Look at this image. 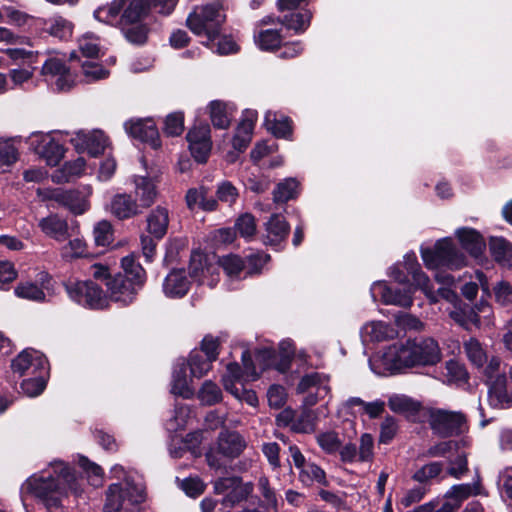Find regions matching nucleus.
<instances>
[{
  "label": "nucleus",
  "mask_w": 512,
  "mask_h": 512,
  "mask_svg": "<svg viewBox=\"0 0 512 512\" xmlns=\"http://www.w3.org/2000/svg\"><path fill=\"white\" fill-rule=\"evenodd\" d=\"M68 490L78 497L82 493V486L71 468L63 462L53 464V473L34 475L22 485L24 493L33 495L48 509L59 508Z\"/></svg>",
  "instance_id": "obj_1"
},
{
  "label": "nucleus",
  "mask_w": 512,
  "mask_h": 512,
  "mask_svg": "<svg viewBox=\"0 0 512 512\" xmlns=\"http://www.w3.org/2000/svg\"><path fill=\"white\" fill-rule=\"evenodd\" d=\"M384 360L392 369L418 365H435L441 360L438 343L432 338L407 341L400 346L393 345L384 354Z\"/></svg>",
  "instance_id": "obj_2"
},
{
  "label": "nucleus",
  "mask_w": 512,
  "mask_h": 512,
  "mask_svg": "<svg viewBox=\"0 0 512 512\" xmlns=\"http://www.w3.org/2000/svg\"><path fill=\"white\" fill-rule=\"evenodd\" d=\"M219 2L196 6L186 18V26L197 36H204L210 42L222 32L226 15L221 12Z\"/></svg>",
  "instance_id": "obj_3"
},
{
  "label": "nucleus",
  "mask_w": 512,
  "mask_h": 512,
  "mask_svg": "<svg viewBox=\"0 0 512 512\" xmlns=\"http://www.w3.org/2000/svg\"><path fill=\"white\" fill-rule=\"evenodd\" d=\"M145 500L144 488L126 478L119 483L111 484L106 491L104 512H119L126 504L135 505Z\"/></svg>",
  "instance_id": "obj_4"
},
{
  "label": "nucleus",
  "mask_w": 512,
  "mask_h": 512,
  "mask_svg": "<svg viewBox=\"0 0 512 512\" xmlns=\"http://www.w3.org/2000/svg\"><path fill=\"white\" fill-rule=\"evenodd\" d=\"M422 259L429 269H459L466 265L465 255L449 239L439 240L434 249H423Z\"/></svg>",
  "instance_id": "obj_5"
},
{
  "label": "nucleus",
  "mask_w": 512,
  "mask_h": 512,
  "mask_svg": "<svg viewBox=\"0 0 512 512\" xmlns=\"http://www.w3.org/2000/svg\"><path fill=\"white\" fill-rule=\"evenodd\" d=\"M428 424L433 434L441 438L459 436L468 431L467 417L459 411L431 409Z\"/></svg>",
  "instance_id": "obj_6"
},
{
  "label": "nucleus",
  "mask_w": 512,
  "mask_h": 512,
  "mask_svg": "<svg viewBox=\"0 0 512 512\" xmlns=\"http://www.w3.org/2000/svg\"><path fill=\"white\" fill-rule=\"evenodd\" d=\"M65 289L73 301L85 307L103 309L108 306L106 294L93 281H68Z\"/></svg>",
  "instance_id": "obj_7"
},
{
  "label": "nucleus",
  "mask_w": 512,
  "mask_h": 512,
  "mask_svg": "<svg viewBox=\"0 0 512 512\" xmlns=\"http://www.w3.org/2000/svg\"><path fill=\"white\" fill-rule=\"evenodd\" d=\"M405 267L412 274L416 287L421 289L432 303H436L439 297L454 304V306L461 302L456 292L450 287H441L435 292L430 279L421 271L419 263L414 259H408Z\"/></svg>",
  "instance_id": "obj_8"
},
{
  "label": "nucleus",
  "mask_w": 512,
  "mask_h": 512,
  "mask_svg": "<svg viewBox=\"0 0 512 512\" xmlns=\"http://www.w3.org/2000/svg\"><path fill=\"white\" fill-rule=\"evenodd\" d=\"M41 75L57 77L53 90L58 93L69 92L76 86L75 76L60 58H47L42 65Z\"/></svg>",
  "instance_id": "obj_9"
},
{
  "label": "nucleus",
  "mask_w": 512,
  "mask_h": 512,
  "mask_svg": "<svg viewBox=\"0 0 512 512\" xmlns=\"http://www.w3.org/2000/svg\"><path fill=\"white\" fill-rule=\"evenodd\" d=\"M30 139L35 152L45 159L49 166H57L63 159L65 148L55 141L50 133L33 132Z\"/></svg>",
  "instance_id": "obj_10"
},
{
  "label": "nucleus",
  "mask_w": 512,
  "mask_h": 512,
  "mask_svg": "<svg viewBox=\"0 0 512 512\" xmlns=\"http://www.w3.org/2000/svg\"><path fill=\"white\" fill-rule=\"evenodd\" d=\"M71 143L78 153L87 152L97 157L106 148L108 139L102 130H79L71 138Z\"/></svg>",
  "instance_id": "obj_11"
},
{
  "label": "nucleus",
  "mask_w": 512,
  "mask_h": 512,
  "mask_svg": "<svg viewBox=\"0 0 512 512\" xmlns=\"http://www.w3.org/2000/svg\"><path fill=\"white\" fill-rule=\"evenodd\" d=\"M106 287L110 299L123 306L131 304L142 289L140 285H134V282L125 277V275H120V273L110 277L106 282Z\"/></svg>",
  "instance_id": "obj_12"
},
{
  "label": "nucleus",
  "mask_w": 512,
  "mask_h": 512,
  "mask_svg": "<svg viewBox=\"0 0 512 512\" xmlns=\"http://www.w3.org/2000/svg\"><path fill=\"white\" fill-rule=\"evenodd\" d=\"M290 232V225L281 214H272L264 223L261 240L264 245L277 249L282 248Z\"/></svg>",
  "instance_id": "obj_13"
},
{
  "label": "nucleus",
  "mask_w": 512,
  "mask_h": 512,
  "mask_svg": "<svg viewBox=\"0 0 512 512\" xmlns=\"http://www.w3.org/2000/svg\"><path fill=\"white\" fill-rule=\"evenodd\" d=\"M11 368L20 376L37 374V372H46L47 360L39 351L25 349L13 359Z\"/></svg>",
  "instance_id": "obj_14"
},
{
  "label": "nucleus",
  "mask_w": 512,
  "mask_h": 512,
  "mask_svg": "<svg viewBox=\"0 0 512 512\" xmlns=\"http://www.w3.org/2000/svg\"><path fill=\"white\" fill-rule=\"evenodd\" d=\"M488 495L489 493L483 484L482 477L477 474L470 483L452 485L447 490L444 497L453 501L457 507L460 508L463 502L468 500L470 497H487Z\"/></svg>",
  "instance_id": "obj_15"
},
{
  "label": "nucleus",
  "mask_w": 512,
  "mask_h": 512,
  "mask_svg": "<svg viewBox=\"0 0 512 512\" xmlns=\"http://www.w3.org/2000/svg\"><path fill=\"white\" fill-rule=\"evenodd\" d=\"M35 33H47L61 41H67L72 37L74 24L68 19L57 15L50 19L38 18L33 20Z\"/></svg>",
  "instance_id": "obj_16"
},
{
  "label": "nucleus",
  "mask_w": 512,
  "mask_h": 512,
  "mask_svg": "<svg viewBox=\"0 0 512 512\" xmlns=\"http://www.w3.org/2000/svg\"><path fill=\"white\" fill-rule=\"evenodd\" d=\"M134 191L133 200L141 213L150 208L157 200L158 190L154 180L150 177L135 175L132 177Z\"/></svg>",
  "instance_id": "obj_17"
},
{
  "label": "nucleus",
  "mask_w": 512,
  "mask_h": 512,
  "mask_svg": "<svg viewBox=\"0 0 512 512\" xmlns=\"http://www.w3.org/2000/svg\"><path fill=\"white\" fill-rule=\"evenodd\" d=\"M108 212L118 220H128L142 215L140 209L133 200L132 193L118 192L114 194L108 205Z\"/></svg>",
  "instance_id": "obj_18"
},
{
  "label": "nucleus",
  "mask_w": 512,
  "mask_h": 512,
  "mask_svg": "<svg viewBox=\"0 0 512 512\" xmlns=\"http://www.w3.org/2000/svg\"><path fill=\"white\" fill-rule=\"evenodd\" d=\"M209 117L213 128H230L231 122L237 113V106L234 102L223 100H212L207 105Z\"/></svg>",
  "instance_id": "obj_19"
},
{
  "label": "nucleus",
  "mask_w": 512,
  "mask_h": 512,
  "mask_svg": "<svg viewBox=\"0 0 512 512\" xmlns=\"http://www.w3.org/2000/svg\"><path fill=\"white\" fill-rule=\"evenodd\" d=\"M210 130H189L186 139L189 143V150L195 161L206 163L211 152L212 142Z\"/></svg>",
  "instance_id": "obj_20"
},
{
  "label": "nucleus",
  "mask_w": 512,
  "mask_h": 512,
  "mask_svg": "<svg viewBox=\"0 0 512 512\" xmlns=\"http://www.w3.org/2000/svg\"><path fill=\"white\" fill-rule=\"evenodd\" d=\"M372 291H378L381 299L386 305H397L400 307H410L412 305V294L413 289L411 286L401 289H393L383 283H375L372 287Z\"/></svg>",
  "instance_id": "obj_21"
},
{
  "label": "nucleus",
  "mask_w": 512,
  "mask_h": 512,
  "mask_svg": "<svg viewBox=\"0 0 512 512\" xmlns=\"http://www.w3.org/2000/svg\"><path fill=\"white\" fill-rule=\"evenodd\" d=\"M489 386V398L495 407L508 408L512 406V388H508L505 374L486 380Z\"/></svg>",
  "instance_id": "obj_22"
},
{
  "label": "nucleus",
  "mask_w": 512,
  "mask_h": 512,
  "mask_svg": "<svg viewBox=\"0 0 512 512\" xmlns=\"http://www.w3.org/2000/svg\"><path fill=\"white\" fill-rule=\"evenodd\" d=\"M245 439L235 431H222L217 440V450L228 458L238 457L246 448Z\"/></svg>",
  "instance_id": "obj_23"
},
{
  "label": "nucleus",
  "mask_w": 512,
  "mask_h": 512,
  "mask_svg": "<svg viewBox=\"0 0 512 512\" xmlns=\"http://www.w3.org/2000/svg\"><path fill=\"white\" fill-rule=\"evenodd\" d=\"M190 281L184 269L172 270L164 279L163 292L170 298H181L187 294Z\"/></svg>",
  "instance_id": "obj_24"
},
{
  "label": "nucleus",
  "mask_w": 512,
  "mask_h": 512,
  "mask_svg": "<svg viewBox=\"0 0 512 512\" xmlns=\"http://www.w3.org/2000/svg\"><path fill=\"white\" fill-rule=\"evenodd\" d=\"M85 169L86 160L83 157H78L75 160L66 161L56 169L51 175V180L56 184L68 183L84 175Z\"/></svg>",
  "instance_id": "obj_25"
},
{
  "label": "nucleus",
  "mask_w": 512,
  "mask_h": 512,
  "mask_svg": "<svg viewBox=\"0 0 512 512\" xmlns=\"http://www.w3.org/2000/svg\"><path fill=\"white\" fill-rule=\"evenodd\" d=\"M120 30L125 40L134 46H144L148 42L150 26L143 21L120 23Z\"/></svg>",
  "instance_id": "obj_26"
},
{
  "label": "nucleus",
  "mask_w": 512,
  "mask_h": 512,
  "mask_svg": "<svg viewBox=\"0 0 512 512\" xmlns=\"http://www.w3.org/2000/svg\"><path fill=\"white\" fill-rule=\"evenodd\" d=\"M147 231L156 239H162L167 233L169 225V211L167 208L157 206L147 216Z\"/></svg>",
  "instance_id": "obj_27"
},
{
  "label": "nucleus",
  "mask_w": 512,
  "mask_h": 512,
  "mask_svg": "<svg viewBox=\"0 0 512 512\" xmlns=\"http://www.w3.org/2000/svg\"><path fill=\"white\" fill-rule=\"evenodd\" d=\"M459 241L466 251L477 258L482 255L486 245L481 234L472 228H461L457 231Z\"/></svg>",
  "instance_id": "obj_28"
},
{
  "label": "nucleus",
  "mask_w": 512,
  "mask_h": 512,
  "mask_svg": "<svg viewBox=\"0 0 512 512\" xmlns=\"http://www.w3.org/2000/svg\"><path fill=\"white\" fill-rule=\"evenodd\" d=\"M312 13L310 10L303 9L301 11L293 10V12L285 14L282 18H277L288 30H293L295 34L304 33L310 26Z\"/></svg>",
  "instance_id": "obj_29"
},
{
  "label": "nucleus",
  "mask_w": 512,
  "mask_h": 512,
  "mask_svg": "<svg viewBox=\"0 0 512 512\" xmlns=\"http://www.w3.org/2000/svg\"><path fill=\"white\" fill-rule=\"evenodd\" d=\"M151 11L149 0H125V7L120 16V23L143 21Z\"/></svg>",
  "instance_id": "obj_30"
},
{
  "label": "nucleus",
  "mask_w": 512,
  "mask_h": 512,
  "mask_svg": "<svg viewBox=\"0 0 512 512\" xmlns=\"http://www.w3.org/2000/svg\"><path fill=\"white\" fill-rule=\"evenodd\" d=\"M58 204L68 208L73 214H83L89 207L86 197L76 189H60Z\"/></svg>",
  "instance_id": "obj_31"
},
{
  "label": "nucleus",
  "mask_w": 512,
  "mask_h": 512,
  "mask_svg": "<svg viewBox=\"0 0 512 512\" xmlns=\"http://www.w3.org/2000/svg\"><path fill=\"white\" fill-rule=\"evenodd\" d=\"M215 270V266L207 263L205 254L199 251L192 252L189 263V275L193 280L204 284L206 275H213Z\"/></svg>",
  "instance_id": "obj_32"
},
{
  "label": "nucleus",
  "mask_w": 512,
  "mask_h": 512,
  "mask_svg": "<svg viewBox=\"0 0 512 512\" xmlns=\"http://www.w3.org/2000/svg\"><path fill=\"white\" fill-rule=\"evenodd\" d=\"M42 231L57 241H64L68 236V224L57 215H50L39 222Z\"/></svg>",
  "instance_id": "obj_33"
},
{
  "label": "nucleus",
  "mask_w": 512,
  "mask_h": 512,
  "mask_svg": "<svg viewBox=\"0 0 512 512\" xmlns=\"http://www.w3.org/2000/svg\"><path fill=\"white\" fill-rule=\"evenodd\" d=\"M490 252L496 262L512 268V244L502 237H491Z\"/></svg>",
  "instance_id": "obj_34"
},
{
  "label": "nucleus",
  "mask_w": 512,
  "mask_h": 512,
  "mask_svg": "<svg viewBox=\"0 0 512 512\" xmlns=\"http://www.w3.org/2000/svg\"><path fill=\"white\" fill-rule=\"evenodd\" d=\"M121 268L123 272H119L120 275H125V277L134 282V285H140L141 287L144 286L146 281V272L133 254L122 258Z\"/></svg>",
  "instance_id": "obj_35"
},
{
  "label": "nucleus",
  "mask_w": 512,
  "mask_h": 512,
  "mask_svg": "<svg viewBox=\"0 0 512 512\" xmlns=\"http://www.w3.org/2000/svg\"><path fill=\"white\" fill-rule=\"evenodd\" d=\"M388 406L393 412L407 416H414L421 409L420 402L405 395H392L388 400Z\"/></svg>",
  "instance_id": "obj_36"
},
{
  "label": "nucleus",
  "mask_w": 512,
  "mask_h": 512,
  "mask_svg": "<svg viewBox=\"0 0 512 512\" xmlns=\"http://www.w3.org/2000/svg\"><path fill=\"white\" fill-rule=\"evenodd\" d=\"M329 376L314 372L303 376L297 385V391L299 393H305L310 388L316 387L317 394H328L329 392Z\"/></svg>",
  "instance_id": "obj_37"
},
{
  "label": "nucleus",
  "mask_w": 512,
  "mask_h": 512,
  "mask_svg": "<svg viewBox=\"0 0 512 512\" xmlns=\"http://www.w3.org/2000/svg\"><path fill=\"white\" fill-rule=\"evenodd\" d=\"M202 44L219 55L236 54L240 50V46L231 36L221 35V33L211 42L209 39H206V41H203Z\"/></svg>",
  "instance_id": "obj_38"
},
{
  "label": "nucleus",
  "mask_w": 512,
  "mask_h": 512,
  "mask_svg": "<svg viewBox=\"0 0 512 512\" xmlns=\"http://www.w3.org/2000/svg\"><path fill=\"white\" fill-rule=\"evenodd\" d=\"M256 43L261 50L274 52L281 48L282 35L276 29L261 30L256 37Z\"/></svg>",
  "instance_id": "obj_39"
},
{
  "label": "nucleus",
  "mask_w": 512,
  "mask_h": 512,
  "mask_svg": "<svg viewBox=\"0 0 512 512\" xmlns=\"http://www.w3.org/2000/svg\"><path fill=\"white\" fill-rule=\"evenodd\" d=\"M298 182L294 178H287L278 183L273 191V202L283 204L297 196Z\"/></svg>",
  "instance_id": "obj_40"
},
{
  "label": "nucleus",
  "mask_w": 512,
  "mask_h": 512,
  "mask_svg": "<svg viewBox=\"0 0 512 512\" xmlns=\"http://www.w3.org/2000/svg\"><path fill=\"white\" fill-rule=\"evenodd\" d=\"M450 317L459 325L467 327L470 324L477 325L480 322L477 312L469 305L458 303L449 312Z\"/></svg>",
  "instance_id": "obj_41"
},
{
  "label": "nucleus",
  "mask_w": 512,
  "mask_h": 512,
  "mask_svg": "<svg viewBox=\"0 0 512 512\" xmlns=\"http://www.w3.org/2000/svg\"><path fill=\"white\" fill-rule=\"evenodd\" d=\"M463 347L465 354L471 364L476 368H483L488 358L481 343L476 338H470L464 342Z\"/></svg>",
  "instance_id": "obj_42"
},
{
  "label": "nucleus",
  "mask_w": 512,
  "mask_h": 512,
  "mask_svg": "<svg viewBox=\"0 0 512 512\" xmlns=\"http://www.w3.org/2000/svg\"><path fill=\"white\" fill-rule=\"evenodd\" d=\"M212 363L209 357L197 350H193L188 358L191 375L196 378L203 377L211 369Z\"/></svg>",
  "instance_id": "obj_43"
},
{
  "label": "nucleus",
  "mask_w": 512,
  "mask_h": 512,
  "mask_svg": "<svg viewBox=\"0 0 512 512\" xmlns=\"http://www.w3.org/2000/svg\"><path fill=\"white\" fill-rule=\"evenodd\" d=\"M299 478L300 481L306 486H310L314 482L324 486L328 484L325 472L314 463H307L304 465L300 469Z\"/></svg>",
  "instance_id": "obj_44"
},
{
  "label": "nucleus",
  "mask_w": 512,
  "mask_h": 512,
  "mask_svg": "<svg viewBox=\"0 0 512 512\" xmlns=\"http://www.w3.org/2000/svg\"><path fill=\"white\" fill-rule=\"evenodd\" d=\"M171 392L174 395L182 396L183 398H189L192 395V391L188 386L186 365L182 363L174 372L171 382Z\"/></svg>",
  "instance_id": "obj_45"
},
{
  "label": "nucleus",
  "mask_w": 512,
  "mask_h": 512,
  "mask_svg": "<svg viewBox=\"0 0 512 512\" xmlns=\"http://www.w3.org/2000/svg\"><path fill=\"white\" fill-rule=\"evenodd\" d=\"M317 416L314 411L310 409H303V411L296 417L292 424V431L296 433H312L316 429Z\"/></svg>",
  "instance_id": "obj_46"
},
{
  "label": "nucleus",
  "mask_w": 512,
  "mask_h": 512,
  "mask_svg": "<svg viewBox=\"0 0 512 512\" xmlns=\"http://www.w3.org/2000/svg\"><path fill=\"white\" fill-rule=\"evenodd\" d=\"M125 7V0H113L106 7H99L94 11V17L100 22L110 24Z\"/></svg>",
  "instance_id": "obj_47"
},
{
  "label": "nucleus",
  "mask_w": 512,
  "mask_h": 512,
  "mask_svg": "<svg viewBox=\"0 0 512 512\" xmlns=\"http://www.w3.org/2000/svg\"><path fill=\"white\" fill-rule=\"evenodd\" d=\"M45 374L46 372H37L32 374L33 377L24 379L21 383L23 393L29 397L40 395L46 387Z\"/></svg>",
  "instance_id": "obj_48"
},
{
  "label": "nucleus",
  "mask_w": 512,
  "mask_h": 512,
  "mask_svg": "<svg viewBox=\"0 0 512 512\" xmlns=\"http://www.w3.org/2000/svg\"><path fill=\"white\" fill-rule=\"evenodd\" d=\"M235 231L246 240H251L257 230L256 219L251 213L240 215L234 226Z\"/></svg>",
  "instance_id": "obj_49"
},
{
  "label": "nucleus",
  "mask_w": 512,
  "mask_h": 512,
  "mask_svg": "<svg viewBox=\"0 0 512 512\" xmlns=\"http://www.w3.org/2000/svg\"><path fill=\"white\" fill-rule=\"evenodd\" d=\"M129 136L136 142L158 149L161 147V140L158 130H128Z\"/></svg>",
  "instance_id": "obj_50"
},
{
  "label": "nucleus",
  "mask_w": 512,
  "mask_h": 512,
  "mask_svg": "<svg viewBox=\"0 0 512 512\" xmlns=\"http://www.w3.org/2000/svg\"><path fill=\"white\" fill-rule=\"evenodd\" d=\"M443 470L442 462H430L420 469H418L412 476V479L421 485H425L427 487L428 482L431 479L436 478L440 475Z\"/></svg>",
  "instance_id": "obj_51"
},
{
  "label": "nucleus",
  "mask_w": 512,
  "mask_h": 512,
  "mask_svg": "<svg viewBox=\"0 0 512 512\" xmlns=\"http://www.w3.org/2000/svg\"><path fill=\"white\" fill-rule=\"evenodd\" d=\"M294 122L291 117L280 111L268 110L265 113L264 122L261 128H293Z\"/></svg>",
  "instance_id": "obj_52"
},
{
  "label": "nucleus",
  "mask_w": 512,
  "mask_h": 512,
  "mask_svg": "<svg viewBox=\"0 0 512 512\" xmlns=\"http://www.w3.org/2000/svg\"><path fill=\"white\" fill-rule=\"evenodd\" d=\"M18 159V150L15 139H0V167L9 166Z\"/></svg>",
  "instance_id": "obj_53"
},
{
  "label": "nucleus",
  "mask_w": 512,
  "mask_h": 512,
  "mask_svg": "<svg viewBox=\"0 0 512 512\" xmlns=\"http://www.w3.org/2000/svg\"><path fill=\"white\" fill-rule=\"evenodd\" d=\"M93 235L97 246H109L113 241L112 225L108 221H101L97 223L94 227Z\"/></svg>",
  "instance_id": "obj_54"
},
{
  "label": "nucleus",
  "mask_w": 512,
  "mask_h": 512,
  "mask_svg": "<svg viewBox=\"0 0 512 512\" xmlns=\"http://www.w3.org/2000/svg\"><path fill=\"white\" fill-rule=\"evenodd\" d=\"M198 397L203 404L213 405L222 398L220 388L211 381H205L199 390Z\"/></svg>",
  "instance_id": "obj_55"
},
{
  "label": "nucleus",
  "mask_w": 512,
  "mask_h": 512,
  "mask_svg": "<svg viewBox=\"0 0 512 512\" xmlns=\"http://www.w3.org/2000/svg\"><path fill=\"white\" fill-rule=\"evenodd\" d=\"M226 391L231 393L236 399L246 402L252 407L258 405V397L253 390L247 389L244 384L234 387L230 382H226Z\"/></svg>",
  "instance_id": "obj_56"
},
{
  "label": "nucleus",
  "mask_w": 512,
  "mask_h": 512,
  "mask_svg": "<svg viewBox=\"0 0 512 512\" xmlns=\"http://www.w3.org/2000/svg\"><path fill=\"white\" fill-rule=\"evenodd\" d=\"M250 378H247L245 375V372L243 371L242 367L236 363H229L227 365V372L223 376V385L226 389V382H230L234 387H237L241 384H244V382L250 381Z\"/></svg>",
  "instance_id": "obj_57"
},
{
  "label": "nucleus",
  "mask_w": 512,
  "mask_h": 512,
  "mask_svg": "<svg viewBox=\"0 0 512 512\" xmlns=\"http://www.w3.org/2000/svg\"><path fill=\"white\" fill-rule=\"evenodd\" d=\"M253 490L251 483H240L230 492H228L224 498V504L234 506L235 504L246 500Z\"/></svg>",
  "instance_id": "obj_58"
},
{
  "label": "nucleus",
  "mask_w": 512,
  "mask_h": 512,
  "mask_svg": "<svg viewBox=\"0 0 512 512\" xmlns=\"http://www.w3.org/2000/svg\"><path fill=\"white\" fill-rule=\"evenodd\" d=\"M216 196L219 201L231 206L237 201L239 191L230 181H222L217 186Z\"/></svg>",
  "instance_id": "obj_59"
},
{
  "label": "nucleus",
  "mask_w": 512,
  "mask_h": 512,
  "mask_svg": "<svg viewBox=\"0 0 512 512\" xmlns=\"http://www.w3.org/2000/svg\"><path fill=\"white\" fill-rule=\"evenodd\" d=\"M219 265L229 276H237L245 267V261L238 255H227L219 259Z\"/></svg>",
  "instance_id": "obj_60"
},
{
  "label": "nucleus",
  "mask_w": 512,
  "mask_h": 512,
  "mask_svg": "<svg viewBox=\"0 0 512 512\" xmlns=\"http://www.w3.org/2000/svg\"><path fill=\"white\" fill-rule=\"evenodd\" d=\"M469 471L467 456L462 453L449 461L447 474L455 479H461Z\"/></svg>",
  "instance_id": "obj_61"
},
{
  "label": "nucleus",
  "mask_w": 512,
  "mask_h": 512,
  "mask_svg": "<svg viewBox=\"0 0 512 512\" xmlns=\"http://www.w3.org/2000/svg\"><path fill=\"white\" fill-rule=\"evenodd\" d=\"M87 255H88V253L86 251V243L82 239H79V238L70 240L62 248V256L65 259L86 257Z\"/></svg>",
  "instance_id": "obj_62"
},
{
  "label": "nucleus",
  "mask_w": 512,
  "mask_h": 512,
  "mask_svg": "<svg viewBox=\"0 0 512 512\" xmlns=\"http://www.w3.org/2000/svg\"><path fill=\"white\" fill-rule=\"evenodd\" d=\"M15 293L18 297L29 299V300H43L45 293L36 284L23 283L16 287Z\"/></svg>",
  "instance_id": "obj_63"
},
{
  "label": "nucleus",
  "mask_w": 512,
  "mask_h": 512,
  "mask_svg": "<svg viewBox=\"0 0 512 512\" xmlns=\"http://www.w3.org/2000/svg\"><path fill=\"white\" fill-rule=\"evenodd\" d=\"M319 446L327 453H334L341 447V441L335 432H326L317 436Z\"/></svg>",
  "instance_id": "obj_64"
}]
</instances>
